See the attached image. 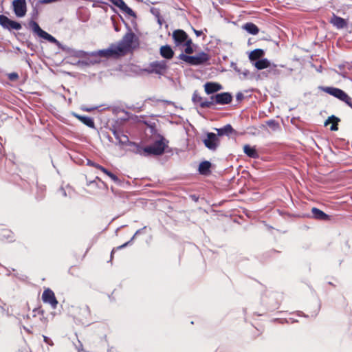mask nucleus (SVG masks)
<instances>
[{"instance_id":"f03ea898","label":"nucleus","mask_w":352,"mask_h":352,"mask_svg":"<svg viewBox=\"0 0 352 352\" xmlns=\"http://www.w3.org/2000/svg\"><path fill=\"white\" fill-rule=\"evenodd\" d=\"M126 27L128 29V32L124 34L122 41L116 44L118 47H120L122 51L120 52L122 56L126 54L132 47L133 45H139V41L138 36L132 32L131 28L126 24Z\"/></svg>"},{"instance_id":"2f4dec72","label":"nucleus","mask_w":352,"mask_h":352,"mask_svg":"<svg viewBox=\"0 0 352 352\" xmlns=\"http://www.w3.org/2000/svg\"><path fill=\"white\" fill-rule=\"evenodd\" d=\"M118 140L119 141V143L122 144V145H126V144H129V143L131 142H129V138L127 135L122 133L120 136V138L118 139Z\"/></svg>"},{"instance_id":"c9c22d12","label":"nucleus","mask_w":352,"mask_h":352,"mask_svg":"<svg viewBox=\"0 0 352 352\" xmlns=\"http://www.w3.org/2000/svg\"><path fill=\"white\" fill-rule=\"evenodd\" d=\"M87 55H90V53H88V52H85L83 50H78V51L75 52V56L76 57L83 58V57L87 56Z\"/></svg>"},{"instance_id":"c756f323","label":"nucleus","mask_w":352,"mask_h":352,"mask_svg":"<svg viewBox=\"0 0 352 352\" xmlns=\"http://www.w3.org/2000/svg\"><path fill=\"white\" fill-rule=\"evenodd\" d=\"M265 123L270 129H272L274 131H277L280 128L278 122L275 120H269L266 121Z\"/></svg>"},{"instance_id":"7ed1b4c3","label":"nucleus","mask_w":352,"mask_h":352,"mask_svg":"<svg viewBox=\"0 0 352 352\" xmlns=\"http://www.w3.org/2000/svg\"><path fill=\"white\" fill-rule=\"evenodd\" d=\"M232 96L229 92H222L211 96L210 100L201 102V108H210L214 104L226 105L231 103Z\"/></svg>"},{"instance_id":"f3484780","label":"nucleus","mask_w":352,"mask_h":352,"mask_svg":"<svg viewBox=\"0 0 352 352\" xmlns=\"http://www.w3.org/2000/svg\"><path fill=\"white\" fill-rule=\"evenodd\" d=\"M231 67L239 74L241 80H245L252 78V74L248 69L239 68L236 63L233 62L231 63Z\"/></svg>"},{"instance_id":"dca6fc26","label":"nucleus","mask_w":352,"mask_h":352,"mask_svg":"<svg viewBox=\"0 0 352 352\" xmlns=\"http://www.w3.org/2000/svg\"><path fill=\"white\" fill-rule=\"evenodd\" d=\"M214 129L217 131V135L219 137L223 136V135L229 137L232 134H234V135L236 134V131L232 128V126L230 124H228L225 125L224 126L219 128V129L215 128Z\"/></svg>"},{"instance_id":"0eeeda50","label":"nucleus","mask_w":352,"mask_h":352,"mask_svg":"<svg viewBox=\"0 0 352 352\" xmlns=\"http://www.w3.org/2000/svg\"><path fill=\"white\" fill-rule=\"evenodd\" d=\"M122 49L120 47H118L116 44H111L109 47L107 49L100 50L98 51H94L90 53V56L94 57H103V58H118L120 56H122L120 52Z\"/></svg>"},{"instance_id":"8fccbe9b","label":"nucleus","mask_w":352,"mask_h":352,"mask_svg":"<svg viewBox=\"0 0 352 352\" xmlns=\"http://www.w3.org/2000/svg\"><path fill=\"white\" fill-rule=\"evenodd\" d=\"M6 303L0 298V309L2 312H4L6 311L5 309Z\"/></svg>"},{"instance_id":"2eb2a0df","label":"nucleus","mask_w":352,"mask_h":352,"mask_svg":"<svg viewBox=\"0 0 352 352\" xmlns=\"http://www.w3.org/2000/svg\"><path fill=\"white\" fill-rule=\"evenodd\" d=\"M80 316L82 317V324L89 325L91 323V311L87 305L80 307Z\"/></svg>"},{"instance_id":"6e6d98bb","label":"nucleus","mask_w":352,"mask_h":352,"mask_svg":"<svg viewBox=\"0 0 352 352\" xmlns=\"http://www.w3.org/2000/svg\"><path fill=\"white\" fill-rule=\"evenodd\" d=\"M112 22H113V27H114V30L116 32H119L120 31V28H118V26L116 24L115 21H113V19H112Z\"/></svg>"},{"instance_id":"49530a36","label":"nucleus","mask_w":352,"mask_h":352,"mask_svg":"<svg viewBox=\"0 0 352 352\" xmlns=\"http://www.w3.org/2000/svg\"><path fill=\"white\" fill-rule=\"evenodd\" d=\"M87 164L88 166H93V167H95V168H97V166H99V164H96V163H95V162H92V161H91V160H87Z\"/></svg>"},{"instance_id":"aec40b11","label":"nucleus","mask_w":352,"mask_h":352,"mask_svg":"<svg viewBox=\"0 0 352 352\" xmlns=\"http://www.w3.org/2000/svg\"><path fill=\"white\" fill-rule=\"evenodd\" d=\"M311 212L313 217L317 220L320 221H329L331 219V217L327 214L324 213L321 210L317 208H313L311 209Z\"/></svg>"},{"instance_id":"423d86ee","label":"nucleus","mask_w":352,"mask_h":352,"mask_svg":"<svg viewBox=\"0 0 352 352\" xmlns=\"http://www.w3.org/2000/svg\"><path fill=\"white\" fill-rule=\"evenodd\" d=\"M29 25L32 32L38 36L55 44L60 49H63L62 44L55 37L42 30L36 21H30Z\"/></svg>"},{"instance_id":"1a4fd4ad","label":"nucleus","mask_w":352,"mask_h":352,"mask_svg":"<svg viewBox=\"0 0 352 352\" xmlns=\"http://www.w3.org/2000/svg\"><path fill=\"white\" fill-rule=\"evenodd\" d=\"M168 65L166 60H156L151 63L146 71L150 74L164 75L167 71Z\"/></svg>"},{"instance_id":"c03bdc74","label":"nucleus","mask_w":352,"mask_h":352,"mask_svg":"<svg viewBox=\"0 0 352 352\" xmlns=\"http://www.w3.org/2000/svg\"><path fill=\"white\" fill-rule=\"evenodd\" d=\"M97 168L102 171L107 175H109V174L111 173L109 170H108L107 168H105L104 167L100 164L98 166H97Z\"/></svg>"},{"instance_id":"6ab92c4d","label":"nucleus","mask_w":352,"mask_h":352,"mask_svg":"<svg viewBox=\"0 0 352 352\" xmlns=\"http://www.w3.org/2000/svg\"><path fill=\"white\" fill-rule=\"evenodd\" d=\"M205 91L207 94H212L222 89V86L217 82H208L204 85Z\"/></svg>"},{"instance_id":"4d7b16f0","label":"nucleus","mask_w":352,"mask_h":352,"mask_svg":"<svg viewBox=\"0 0 352 352\" xmlns=\"http://www.w3.org/2000/svg\"><path fill=\"white\" fill-rule=\"evenodd\" d=\"M136 236H135V234L131 237V239L129 241H131V244L132 243V242L133 241V240L135 239Z\"/></svg>"},{"instance_id":"e433bc0d","label":"nucleus","mask_w":352,"mask_h":352,"mask_svg":"<svg viewBox=\"0 0 352 352\" xmlns=\"http://www.w3.org/2000/svg\"><path fill=\"white\" fill-rule=\"evenodd\" d=\"M115 183L116 184H120L121 181L120 179L113 173L111 172L108 175Z\"/></svg>"},{"instance_id":"a878e982","label":"nucleus","mask_w":352,"mask_h":352,"mask_svg":"<svg viewBox=\"0 0 352 352\" xmlns=\"http://www.w3.org/2000/svg\"><path fill=\"white\" fill-rule=\"evenodd\" d=\"M265 52L261 49H256L252 51L249 55V58L251 61H256L258 60H261V58L264 56Z\"/></svg>"},{"instance_id":"6e6552de","label":"nucleus","mask_w":352,"mask_h":352,"mask_svg":"<svg viewBox=\"0 0 352 352\" xmlns=\"http://www.w3.org/2000/svg\"><path fill=\"white\" fill-rule=\"evenodd\" d=\"M205 146L211 151H215L220 145L219 136L212 132H207L206 138L202 140Z\"/></svg>"},{"instance_id":"4be33fe9","label":"nucleus","mask_w":352,"mask_h":352,"mask_svg":"<svg viewBox=\"0 0 352 352\" xmlns=\"http://www.w3.org/2000/svg\"><path fill=\"white\" fill-rule=\"evenodd\" d=\"M243 152L249 157L257 159L259 157L255 146H251L249 144H245L243 146Z\"/></svg>"},{"instance_id":"5701e85b","label":"nucleus","mask_w":352,"mask_h":352,"mask_svg":"<svg viewBox=\"0 0 352 352\" xmlns=\"http://www.w3.org/2000/svg\"><path fill=\"white\" fill-rule=\"evenodd\" d=\"M160 55L164 58L170 59L174 56V52L170 45H166L160 47Z\"/></svg>"},{"instance_id":"f704fd0d","label":"nucleus","mask_w":352,"mask_h":352,"mask_svg":"<svg viewBox=\"0 0 352 352\" xmlns=\"http://www.w3.org/2000/svg\"><path fill=\"white\" fill-rule=\"evenodd\" d=\"M130 244H131V241H127L125 243H124V244H122V245H121L120 246H118L117 248H113L111 252V259L112 258L113 254V253L115 252L116 250H121L122 248H126V246H128Z\"/></svg>"},{"instance_id":"09e8293b","label":"nucleus","mask_w":352,"mask_h":352,"mask_svg":"<svg viewBox=\"0 0 352 352\" xmlns=\"http://www.w3.org/2000/svg\"><path fill=\"white\" fill-rule=\"evenodd\" d=\"M192 40L188 37V38H186V40H185L184 45L186 47L192 46Z\"/></svg>"},{"instance_id":"39448f33","label":"nucleus","mask_w":352,"mask_h":352,"mask_svg":"<svg viewBox=\"0 0 352 352\" xmlns=\"http://www.w3.org/2000/svg\"><path fill=\"white\" fill-rule=\"evenodd\" d=\"M178 58L186 62L190 65L197 66L206 64L210 60L208 54L201 52L195 56L186 55L183 53L179 55Z\"/></svg>"},{"instance_id":"13d9d810","label":"nucleus","mask_w":352,"mask_h":352,"mask_svg":"<svg viewBox=\"0 0 352 352\" xmlns=\"http://www.w3.org/2000/svg\"><path fill=\"white\" fill-rule=\"evenodd\" d=\"M345 67V66L344 65H339V69L342 71L344 68Z\"/></svg>"},{"instance_id":"a18cd8bd","label":"nucleus","mask_w":352,"mask_h":352,"mask_svg":"<svg viewBox=\"0 0 352 352\" xmlns=\"http://www.w3.org/2000/svg\"><path fill=\"white\" fill-rule=\"evenodd\" d=\"M244 98V95L241 92H239L236 95V99L238 102L241 101Z\"/></svg>"},{"instance_id":"4c0bfd02","label":"nucleus","mask_w":352,"mask_h":352,"mask_svg":"<svg viewBox=\"0 0 352 352\" xmlns=\"http://www.w3.org/2000/svg\"><path fill=\"white\" fill-rule=\"evenodd\" d=\"M143 107H144V104H142L141 106L133 105L131 107H130V109L139 113L143 110Z\"/></svg>"},{"instance_id":"3c124183","label":"nucleus","mask_w":352,"mask_h":352,"mask_svg":"<svg viewBox=\"0 0 352 352\" xmlns=\"http://www.w3.org/2000/svg\"><path fill=\"white\" fill-rule=\"evenodd\" d=\"M89 63L86 60H78L76 63H74V65H88Z\"/></svg>"},{"instance_id":"473e14b6","label":"nucleus","mask_w":352,"mask_h":352,"mask_svg":"<svg viewBox=\"0 0 352 352\" xmlns=\"http://www.w3.org/2000/svg\"><path fill=\"white\" fill-rule=\"evenodd\" d=\"M192 100L195 104L199 102V104L201 102H204L202 98L198 94L197 91L193 93Z\"/></svg>"},{"instance_id":"7c9ffc66","label":"nucleus","mask_w":352,"mask_h":352,"mask_svg":"<svg viewBox=\"0 0 352 352\" xmlns=\"http://www.w3.org/2000/svg\"><path fill=\"white\" fill-rule=\"evenodd\" d=\"M122 11L126 12L128 15L132 16L133 19L136 18V14L135 12L129 8L126 4H125L122 9Z\"/></svg>"},{"instance_id":"a211bd4d","label":"nucleus","mask_w":352,"mask_h":352,"mask_svg":"<svg viewBox=\"0 0 352 352\" xmlns=\"http://www.w3.org/2000/svg\"><path fill=\"white\" fill-rule=\"evenodd\" d=\"M330 23L337 29H343L347 25V23L345 19L335 14L331 17Z\"/></svg>"},{"instance_id":"72a5a7b5","label":"nucleus","mask_w":352,"mask_h":352,"mask_svg":"<svg viewBox=\"0 0 352 352\" xmlns=\"http://www.w3.org/2000/svg\"><path fill=\"white\" fill-rule=\"evenodd\" d=\"M114 6L119 8L121 10L126 4L123 0H109Z\"/></svg>"},{"instance_id":"37998d69","label":"nucleus","mask_w":352,"mask_h":352,"mask_svg":"<svg viewBox=\"0 0 352 352\" xmlns=\"http://www.w3.org/2000/svg\"><path fill=\"white\" fill-rule=\"evenodd\" d=\"M112 132H113V134L114 135L115 138L118 140L120 135L122 133V132L118 131L117 129H111Z\"/></svg>"},{"instance_id":"5fc2aeb1","label":"nucleus","mask_w":352,"mask_h":352,"mask_svg":"<svg viewBox=\"0 0 352 352\" xmlns=\"http://www.w3.org/2000/svg\"><path fill=\"white\" fill-rule=\"evenodd\" d=\"M146 226H144V227H143L142 228L138 230L135 232V236H137V235H138V234H140L142 232V230H144V229H146Z\"/></svg>"},{"instance_id":"de8ad7c7","label":"nucleus","mask_w":352,"mask_h":352,"mask_svg":"<svg viewBox=\"0 0 352 352\" xmlns=\"http://www.w3.org/2000/svg\"><path fill=\"white\" fill-rule=\"evenodd\" d=\"M43 340L45 343L50 345H53V342L52 341V340L45 336H43Z\"/></svg>"},{"instance_id":"f8f14e48","label":"nucleus","mask_w":352,"mask_h":352,"mask_svg":"<svg viewBox=\"0 0 352 352\" xmlns=\"http://www.w3.org/2000/svg\"><path fill=\"white\" fill-rule=\"evenodd\" d=\"M14 14L19 18L25 16L27 12L26 0H14L12 3Z\"/></svg>"},{"instance_id":"9d476101","label":"nucleus","mask_w":352,"mask_h":352,"mask_svg":"<svg viewBox=\"0 0 352 352\" xmlns=\"http://www.w3.org/2000/svg\"><path fill=\"white\" fill-rule=\"evenodd\" d=\"M0 25L3 28L9 31L13 30H19L22 28L21 24L20 23L11 20L3 14L0 15Z\"/></svg>"},{"instance_id":"c85d7f7f","label":"nucleus","mask_w":352,"mask_h":352,"mask_svg":"<svg viewBox=\"0 0 352 352\" xmlns=\"http://www.w3.org/2000/svg\"><path fill=\"white\" fill-rule=\"evenodd\" d=\"M72 191L73 190L69 186H67L66 188L60 187L58 190V192L63 197H66L67 196L71 197Z\"/></svg>"},{"instance_id":"58836bf2","label":"nucleus","mask_w":352,"mask_h":352,"mask_svg":"<svg viewBox=\"0 0 352 352\" xmlns=\"http://www.w3.org/2000/svg\"><path fill=\"white\" fill-rule=\"evenodd\" d=\"M98 107H87L85 106L81 107V109L86 112H91L95 109H97Z\"/></svg>"},{"instance_id":"393cba45","label":"nucleus","mask_w":352,"mask_h":352,"mask_svg":"<svg viewBox=\"0 0 352 352\" xmlns=\"http://www.w3.org/2000/svg\"><path fill=\"white\" fill-rule=\"evenodd\" d=\"M340 121V118L333 115L329 117V118L325 121L324 125L327 126L329 123L331 122L332 125L330 126V130L332 131H336L338 129V124Z\"/></svg>"},{"instance_id":"864d4df0","label":"nucleus","mask_w":352,"mask_h":352,"mask_svg":"<svg viewBox=\"0 0 352 352\" xmlns=\"http://www.w3.org/2000/svg\"><path fill=\"white\" fill-rule=\"evenodd\" d=\"M193 31L197 36H199L203 34V32L201 30H197L193 28Z\"/></svg>"},{"instance_id":"9b49d317","label":"nucleus","mask_w":352,"mask_h":352,"mask_svg":"<svg viewBox=\"0 0 352 352\" xmlns=\"http://www.w3.org/2000/svg\"><path fill=\"white\" fill-rule=\"evenodd\" d=\"M319 88L325 93H327L343 102L345 100H349V96L343 90L339 88L333 87H320Z\"/></svg>"},{"instance_id":"a19ab883","label":"nucleus","mask_w":352,"mask_h":352,"mask_svg":"<svg viewBox=\"0 0 352 352\" xmlns=\"http://www.w3.org/2000/svg\"><path fill=\"white\" fill-rule=\"evenodd\" d=\"M186 55L191 54L194 52V50L192 46H187L184 50Z\"/></svg>"},{"instance_id":"603ef678","label":"nucleus","mask_w":352,"mask_h":352,"mask_svg":"<svg viewBox=\"0 0 352 352\" xmlns=\"http://www.w3.org/2000/svg\"><path fill=\"white\" fill-rule=\"evenodd\" d=\"M347 105H349L351 108H352V99L349 96V100H345L344 101Z\"/></svg>"},{"instance_id":"f257e3e1","label":"nucleus","mask_w":352,"mask_h":352,"mask_svg":"<svg viewBox=\"0 0 352 352\" xmlns=\"http://www.w3.org/2000/svg\"><path fill=\"white\" fill-rule=\"evenodd\" d=\"M165 139L161 137L160 140L155 141L153 144L142 147L140 144L130 142L129 145L131 146L132 151L142 156L148 157L151 155H160L164 153L166 146L164 143Z\"/></svg>"},{"instance_id":"b1692460","label":"nucleus","mask_w":352,"mask_h":352,"mask_svg":"<svg viewBox=\"0 0 352 352\" xmlns=\"http://www.w3.org/2000/svg\"><path fill=\"white\" fill-rule=\"evenodd\" d=\"M211 163L208 161H204L199 166V172L201 175H208L210 173Z\"/></svg>"},{"instance_id":"4468645a","label":"nucleus","mask_w":352,"mask_h":352,"mask_svg":"<svg viewBox=\"0 0 352 352\" xmlns=\"http://www.w3.org/2000/svg\"><path fill=\"white\" fill-rule=\"evenodd\" d=\"M173 38L176 45H182L188 38V34L182 30H175L173 33Z\"/></svg>"},{"instance_id":"ea45409f","label":"nucleus","mask_w":352,"mask_h":352,"mask_svg":"<svg viewBox=\"0 0 352 352\" xmlns=\"http://www.w3.org/2000/svg\"><path fill=\"white\" fill-rule=\"evenodd\" d=\"M33 312L34 313V316H36V314H40L42 316H43L44 314V311L40 307L34 309Z\"/></svg>"},{"instance_id":"412c9836","label":"nucleus","mask_w":352,"mask_h":352,"mask_svg":"<svg viewBox=\"0 0 352 352\" xmlns=\"http://www.w3.org/2000/svg\"><path fill=\"white\" fill-rule=\"evenodd\" d=\"M73 115L75 118H76L82 123H83L85 125L87 126L88 127L91 128V129L95 128V123H94L93 118L88 117V116H80L76 113H74Z\"/></svg>"},{"instance_id":"20e7f679","label":"nucleus","mask_w":352,"mask_h":352,"mask_svg":"<svg viewBox=\"0 0 352 352\" xmlns=\"http://www.w3.org/2000/svg\"><path fill=\"white\" fill-rule=\"evenodd\" d=\"M23 184H21L25 189L32 188V186H34L36 188V197L37 199L41 200L45 197V186L44 185H40L38 183L36 175L34 170H32L30 176L27 177L26 179H23Z\"/></svg>"},{"instance_id":"ddd939ff","label":"nucleus","mask_w":352,"mask_h":352,"mask_svg":"<svg viewBox=\"0 0 352 352\" xmlns=\"http://www.w3.org/2000/svg\"><path fill=\"white\" fill-rule=\"evenodd\" d=\"M42 300L44 303L50 305L52 309H56L58 305V300L56 298L54 292L47 288L45 289L42 294Z\"/></svg>"},{"instance_id":"79ce46f5","label":"nucleus","mask_w":352,"mask_h":352,"mask_svg":"<svg viewBox=\"0 0 352 352\" xmlns=\"http://www.w3.org/2000/svg\"><path fill=\"white\" fill-rule=\"evenodd\" d=\"M8 78L10 80H15L19 78V75L15 72L10 73L8 76Z\"/></svg>"},{"instance_id":"bb28decb","label":"nucleus","mask_w":352,"mask_h":352,"mask_svg":"<svg viewBox=\"0 0 352 352\" xmlns=\"http://www.w3.org/2000/svg\"><path fill=\"white\" fill-rule=\"evenodd\" d=\"M254 65L257 69L261 70L270 67L271 66V63L267 58H261V60H256L254 63Z\"/></svg>"},{"instance_id":"cd10ccee","label":"nucleus","mask_w":352,"mask_h":352,"mask_svg":"<svg viewBox=\"0 0 352 352\" xmlns=\"http://www.w3.org/2000/svg\"><path fill=\"white\" fill-rule=\"evenodd\" d=\"M243 29L245 30L248 33L256 35L258 33L259 29L258 28L252 23H246L243 26Z\"/></svg>"},{"instance_id":"bf43d9fd","label":"nucleus","mask_w":352,"mask_h":352,"mask_svg":"<svg viewBox=\"0 0 352 352\" xmlns=\"http://www.w3.org/2000/svg\"><path fill=\"white\" fill-rule=\"evenodd\" d=\"M339 74L342 75L344 77L346 76L344 72H340Z\"/></svg>"}]
</instances>
